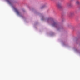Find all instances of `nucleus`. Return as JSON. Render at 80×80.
Wrapping results in <instances>:
<instances>
[{
  "label": "nucleus",
  "instance_id": "obj_1",
  "mask_svg": "<svg viewBox=\"0 0 80 80\" xmlns=\"http://www.w3.org/2000/svg\"><path fill=\"white\" fill-rule=\"evenodd\" d=\"M51 24H52V26H53V27H57L58 26L57 23L54 22V21H52L51 22Z\"/></svg>",
  "mask_w": 80,
  "mask_h": 80
},
{
  "label": "nucleus",
  "instance_id": "obj_2",
  "mask_svg": "<svg viewBox=\"0 0 80 80\" xmlns=\"http://www.w3.org/2000/svg\"><path fill=\"white\" fill-rule=\"evenodd\" d=\"M57 6L58 8H61L62 6H61V4L60 3H58L57 4Z\"/></svg>",
  "mask_w": 80,
  "mask_h": 80
},
{
  "label": "nucleus",
  "instance_id": "obj_3",
  "mask_svg": "<svg viewBox=\"0 0 80 80\" xmlns=\"http://www.w3.org/2000/svg\"><path fill=\"white\" fill-rule=\"evenodd\" d=\"M16 12L17 14L18 15H19L20 14V12H19V11L18 10H17V9L16 10Z\"/></svg>",
  "mask_w": 80,
  "mask_h": 80
},
{
  "label": "nucleus",
  "instance_id": "obj_4",
  "mask_svg": "<svg viewBox=\"0 0 80 80\" xmlns=\"http://www.w3.org/2000/svg\"><path fill=\"white\" fill-rule=\"evenodd\" d=\"M72 3L71 2H69L67 4V6H68V7H69L70 6H71V5H72Z\"/></svg>",
  "mask_w": 80,
  "mask_h": 80
},
{
  "label": "nucleus",
  "instance_id": "obj_5",
  "mask_svg": "<svg viewBox=\"0 0 80 80\" xmlns=\"http://www.w3.org/2000/svg\"><path fill=\"white\" fill-rule=\"evenodd\" d=\"M76 5H79L80 3V2L78 1H77L76 2Z\"/></svg>",
  "mask_w": 80,
  "mask_h": 80
},
{
  "label": "nucleus",
  "instance_id": "obj_6",
  "mask_svg": "<svg viewBox=\"0 0 80 80\" xmlns=\"http://www.w3.org/2000/svg\"><path fill=\"white\" fill-rule=\"evenodd\" d=\"M74 15V14L73 13H71L70 14V16H72V15Z\"/></svg>",
  "mask_w": 80,
  "mask_h": 80
},
{
  "label": "nucleus",
  "instance_id": "obj_7",
  "mask_svg": "<svg viewBox=\"0 0 80 80\" xmlns=\"http://www.w3.org/2000/svg\"><path fill=\"white\" fill-rule=\"evenodd\" d=\"M43 8H44V6H42V7H41L40 8L41 9H43Z\"/></svg>",
  "mask_w": 80,
  "mask_h": 80
},
{
  "label": "nucleus",
  "instance_id": "obj_8",
  "mask_svg": "<svg viewBox=\"0 0 80 80\" xmlns=\"http://www.w3.org/2000/svg\"><path fill=\"white\" fill-rule=\"evenodd\" d=\"M7 1H8V3H9L10 1H9V0H7Z\"/></svg>",
  "mask_w": 80,
  "mask_h": 80
},
{
  "label": "nucleus",
  "instance_id": "obj_9",
  "mask_svg": "<svg viewBox=\"0 0 80 80\" xmlns=\"http://www.w3.org/2000/svg\"><path fill=\"white\" fill-rule=\"evenodd\" d=\"M48 20H50V19H48Z\"/></svg>",
  "mask_w": 80,
  "mask_h": 80
}]
</instances>
